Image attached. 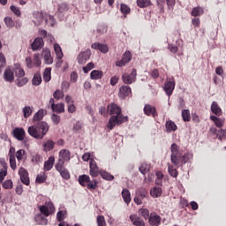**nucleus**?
I'll use <instances>...</instances> for the list:
<instances>
[{"mask_svg":"<svg viewBox=\"0 0 226 226\" xmlns=\"http://www.w3.org/2000/svg\"><path fill=\"white\" fill-rule=\"evenodd\" d=\"M45 114H47V111L44 109L37 111L33 117L34 125L28 127V135L34 137V139H36L37 140H41V139H43L49 132V124H47V122H41Z\"/></svg>","mask_w":226,"mask_h":226,"instance_id":"f257e3e1","label":"nucleus"},{"mask_svg":"<svg viewBox=\"0 0 226 226\" xmlns=\"http://www.w3.org/2000/svg\"><path fill=\"white\" fill-rule=\"evenodd\" d=\"M107 112L110 116L107 124L109 130H114L116 126H119L123 124V123H127L128 121V116L123 115L121 106L117 105V103H109L107 107Z\"/></svg>","mask_w":226,"mask_h":226,"instance_id":"f03ea898","label":"nucleus"},{"mask_svg":"<svg viewBox=\"0 0 226 226\" xmlns=\"http://www.w3.org/2000/svg\"><path fill=\"white\" fill-rule=\"evenodd\" d=\"M171 155H170V160L172 165L174 167H177V169H179V165H185V163H188L190 161V158H192V155L190 154H185L183 155V153L179 151V147L177 144L173 143L171 145Z\"/></svg>","mask_w":226,"mask_h":226,"instance_id":"7ed1b4c3","label":"nucleus"},{"mask_svg":"<svg viewBox=\"0 0 226 226\" xmlns=\"http://www.w3.org/2000/svg\"><path fill=\"white\" fill-rule=\"evenodd\" d=\"M78 181L81 186H87V190L91 192L98 188V182L96 180L91 181L89 175H80Z\"/></svg>","mask_w":226,"mask_h":226,"instance_id":"20e7f679","label":"nucleus"},{"mask_svg":"<svg viewBox=\"0 0 226 226\" xmlns=\"http://www.w3.org/2000/svg\"><path fill=\"white\" fill-rule=\"evenodd\" d=\"M39 211L42 216L49 217L50 215L55 213L56 207H54V203L52 201L46 202L45 205L39 207Z\"/></svg>","mask_w":226,"mask_h":226,"instance_id":"39448f33","label":"nucleus"},{"mask_svg":"<svg viewBox=\"0 0 226 226\" xmlns=\"http://www.w3.org/2000/svg\"><path fill=\"white\" fill-rule=\"evenodd\" d=\"M122 80L124 84L129 86L130 84H133L135 80H137V69H132L131 73H124L122 75Z\"/></svg>","mask_w":226,"mask_h":226,"instance_id":"423d86ee","label":"nucleus"},{"mask_svg":"<svg viewBox=\"0 0 226 226\" xmlns=\"http://www.w3.org/2000/svg\"><path fill=\"white\" fill-rule=\"evenodd\" d=\"M130 61H132V52L126 50L123 54L121 60L116 62V66L118 68H123V66H126Z\"/></svg>","mask_w":226,"mask_h":226,"instance_id":"0eeeda50","label":"nucleus"},{"mask_svg":"<svg viewBox=\"0 0 226 226\" xmlns=\"http://www.w3.org/2000/svg\"><path fill=\"white\" fill-rule=\"evenodd\" d=\"M91 49H87L85 51H81L78 56L77 61L79 64H86V62L91 59Z\"/></svg>","mask_w":226,"mask_h":226,"instance_id":"6e6552de","label":"nucleus"},{"mask_svg":"<svg viewBox=\"0 0 226 226\" xmlns=\"http://www.w3.org/2000/svg\"><path fill=\"white\" fill-rule=\"evenodd\" d=\"M174 89H176V79H174V78H171L165 82L164 91L168 96H172Z\"/></svg>","mask_w":226,"mask_h":226,"instance_id":"1a4fd4ad","label":"nucleus"},{"mask_svg":"<svg viewBox=\"0 0 226 226\" xmlns=\"http://www.w3.org/2000/svg\"><path fill=\"white\" fill-rule=\"evenodd\" d=\"M12 137L19 140V142H24L26 139V130L22 127H16L12 131Z\"/></svg>","mask_w":226,"mask_h":226,"instance_id":"9d476101","label":"nucleus"},{"mask_svg":"<svg viewBox=\"0 0 226 226\" xmlns=\"http://www.w3.org/2000/svg\"><path fill=\"white\" fill-rule=\"evenodd\" d=\"M128 96H132V87L126 85H123L119 88L118 98H120V100H126Z\"/></svg>","mask_w":226,"mask_h":226,"instance_id":"9b49d317","label":"nucleus"},{"mask_svg":"<svg viewBox=\"0 0 226 226\" xmlns=\"http://www.w3.org/2000/svg\"><path fill=\"white\" fill-rule=\"evenodd\" d=\"M143 112L145 116L158 117V111H156V107L151 104H145Z\"/></svg>","mask_w":226,"mask_h":226,"instance_id":"f8f14e48","label":"nucleus"},{"mask_svg":"<svg viewBox=\"0 0 226 226\" xmlns=\"http://www.w3.org/2000/svg\"><path fill=\"white\" fill-rule=\"evenodd\" d=\"M19 174L21 183H23V185H26V186H29L31 180L29 179V173L27 172V170H26V169L24 168H19Z\"/></svg>","mask_w":226,"mask_h":226,"instance_id":"ddd939ff","label":"nucleus"},{"mask_svg":"<svg viewBox=\"0 0 226 226\" xmlns=\"http://www.w3.org/2000/svg\"><path fill=\"white\" fill-rule=\"evenodd\" d=\"M148 223L151 226H160L162 223V217L157 215L156 212L150 213V217H148Z\"/></svg>","mask_w":226,"mask_h":226,"instance_id":"4468645a","label":"nucleus"},{"mask_svg":"<svg viewBox=\"0 0 226 226\" xmlns=\"http://www.w3.org/2000/svg\"><path fill=\"white\" fill-rule=\"evenodd\" d=\"M0 183L4 181V178L8 176V163L4 160L0 161Z\"/></svg>","mask_w":226,"mask_h":226,"instance_id":"2eb2a0df","label":"nucleus"},{"mask_svg":"<svg viewBox=\"0 0 226 226\" xmlns=\"http://www.w3.org/2000/svg\"><path fill=\"white\" fill-rule=\"evenodd\" d=\"M89 165L90 176H92V177H98V176H100V170H98V164H96V161L92 159Z\"/></svg>","mask_w":226,"mask_h":226,"instance_id":"dca6fc26","label":"nucleus"},{"mask_svg":"<svg viewBox=\"0 0 226 226\" xmlns=\"http://www.w3.org/2000/svg\"><path fill=\"white\" fill-rule=\"evenodd\" d=\"M91 49H94V50H100L102 54H107V52H109V46L100 42L93 43Z\"/></svg>","mask_w":226,"mask_h":226,"instance_id":"f3484780","label":"nucleus"},{"mask_svg":"<svg viewBox=\"0 0 226 226\" xmlns=\"http://www.w3.org/2000/svg\"><path fill=\"white\" fill-rule=\"evenodd\" d=\"M130 220L132 222V225L135 226H146V222H144V219L139 217L137 215H130Z\"/></svg>","mask_w":226,"mask_h":226,"instance_id":"a211bd4d","label":"nucleus"},{"mask_svg":"<svg viewBox=\"0 0 226 226\" xmlns=\"http://www.w3.org/2000/svg\"><path fill=\"white\" fill-rule=\"evenodd\" d=\"M43 45H45V43L43 42V38L37 37L34 39V42L32 43L31 48L33 50H40L43 49Z\"/></svg>","mask_w":226,"mask_h":226,"instance_id":"6ab92c4d","label":"nucleus"},{"mask_svg":"<svg viewBox=\"0 0 226 226\" xmlns=\"http://www.w3.org/2000/svg\"><path fill=\"white\" fill-rule=\"evenodd\" d=\"M42 55L44 57V61L46 64H52L54 63V58L52 57V54L50 53V49H44L42 50Z\"/></svg>","mask_w":226,"mask_h":226,"instance_id":"aec40b11","label":"nucleus"},{"mask_svg":"<svg viewBox=\"0 0 226 226\" xmlns=\"http://www.w3.org/2000/svg\"><path fill=\"white\" fill-rule=\"evenodd\" d=\"M13 72H14L17 79H22V77H24L26 75V72L24 71V69L22 67H20L19 64H14Z\"/></svg>","mask_w":226,"mask_h":226,"instance_id":"412c9836","label":"nucleus"},{"mask_svg":"<svg viewBox=\"0 0 226 226\" xmlns=\"http://www.w3.org/2000/svg\"><path fill=\"white\" fill-rule=\"evenodd\" d=\"M72 156V153L68 149H62L59 152V160H63L64 162H70Z\"/></svg>","mask_w":226,"mask_h":226,"instance_id":"4be33fe9","label":"nucleus"},{"mask_svg":"<svg viewBox=\"0 0 226 226\" xmlns=\"http://www.w3.org/2000/svg\"><path fill=\"white\" fill-rule=\"evenodd\" d=\"M56 162V158L54 156L49 157L48 161L44 162L43 169L46 172H49V170H52V168L54 167V163Z\"/></svg>","mask_w":226,"mask_h":226,"instance_id":"5701e85b","label":"nucleus"},{"mask_svg":"<svg viewBox=\"0 0 226 226\" xmlns=\"http://www.w3.org/2000/svg\"><path fill=\"white\" fill-rule=\"evenodd\" d=\"M211 112L215 114V116L220 117L222 114H223V111L222 110V108H220V105H218V102H213L211 104Z\"/></svg>","mask_w":226,"mask_h":226,"instance_id":"b1692460","label":"nucleus"},{"mask_svg":"<svg viewBox=\"0 0 226 226\" xmlns=\"http://www.w3.org/2000/svg\"><path fill=\"white\" fill-rule=\"evenodd\" d=\"M4 79L6 82H13V80L15 79V76L13 74V71L10 68H7L4 71Z\"/></svg>","mask_w":226,"mask_h":226,"instance_id":"393cba45","label":"nucleus"},{"mask_svg":"<svg viewBox=\"0 0 226 226\" xmlns=\"http://www.w3.org/2000/svg\"><path fill=\"white\" fill-rule=\"evenodd\" d=\"M70 10V7L67 5L66 3H62L58 4V9H57V15L58 17H64V13Z\"/></svg>","mask_w":226,"mask_h":226,"instance_id":"a878e982","label":"nucleus"},{"mask_svg":"<svg viewBox=\"0 0 226 226\" xmlns=\"http://www.w3.org/2000/svg\"><path fill=\"white\" fill-rule=\"evenodd\" d=\"M165 128H166L167 132L170 133V132H176L177 130V125L176 124V123H174V121L168 120V121H166Z\"/></svg>","mask_w":226,"mask_h":226,"instance_id":"bb28decb","label":"nucleus"},{"mask_svg":"<svg viewBox=\"0 0 226 226\" xmlns=\"http://www.w3.org/2000/svg\"><path fill=\"white\" fill-rule=\"evenodd\" d=\"M211 121H213L217 128H222L225 124V119L220 118L215 115L210 116Z\"/></svg>","mask_w":226,"mask_h":226,"instance_id":"cd10ccee","label":"nucleus"},{"mask_svg":"<svg viewBox=\"0 0 226 226\" xmlns=\"http://www.w3.org/2000/svg\"><path fill=\"white\" fill-rule=\"evenodd\" d=\"M52 68L48 67L44 70L43 74H42V78L44 82H50V80L52 79Z\"/></svg>","mask_w":226,"mask_h":226,"instance_id":"c85d7f7f","label":"nucleus"},{"mask_svg":"<svg viewBox=\"0 0 226 226\" xmlns=\"http://www.w3.org/2000/svg\"><path fill=\"white\" fill-rule=\"evenodd\" d=\"M54 146H56V142L52 141L51 139H49L42 145L43 151L49 153V151H52V149H54Z\"/></svg>","mask_w":226,"mask_h":226,"instance_id":"c756f323","label":"nucleus"},{"mask_svg":"<svg viewBox=\"0 0 226 226\" xmlns=\"http://www.w3.org/2000/svg\"><path fill=\"white\" fill-rule=\"evenodd\" d=\"M103 77V72L102 71H98V70H94L90 73V79L92 80H100Z\"/></svg>","mask_w":226,"mask_h":226,"instance_id":"7c9ffc66","label":"nucleus"},{"mask_svg":"<svg viewBox=\"0 0 226 226\" xmlns=\"http://www.w3.org/2000/svg\"><path fill=\"white\" fill-rule=\"evenodd\" d=\"M122 197L125 204H130V202H132V193L128 189H123Z\"/></svg>","mask_w":226,"mask_h":226,"instance_id":"2f4dec72","label":"nucleus"},{"mask_svg":"<svg viewBox=\"0 0 226 226\" xmlns=\"http://www.w3.org/2000/svg\"><path fill=\"white\" fill-rule=\"evenodd\" d=\"M162 193H163V190L162 187H154L150 191L151 197H154L155 199H158V197H162Z\"/></svg>","mask_w":226,"mask_h":226,"instance_id":"473e14b6","label":"nucleus"},{"mask_svg":"<svg viewBox=\"0 0 226 226\" xmlns=\"http://www.w3.org/2000/svg\"><path fill=\"white\" fill-rule=\"evenodd\" d=\"M192 17H200V15H204V9L200 6H197L192 8L191 12Z\"/></svg>","mask_w":226,"mask_h":226,"instance_id":"72a5a7b5","label":"nucleus"},{"mask_svg":"<svg viewBox=\"0 0 226 226\" xmlns=\"http://www.w3.org/2000/svg\"><path fill=\"white\" fill-rule=\"evenodd\" d=\"M168 172L171 177H177V176H179L177 170L170 163H168Z\"/></svg>","mask_w":226,"mask_h":226,"instance_id":"f704fd0d","label":"nucleus"},{"mask_svg":"<svg viewBox=\"0 0 226 226\" xmlns=\"http://www.w3.org/2000/svg\"><path fill=\"white\" fill-rule=\"evenodd\" d=\"M16 86H18V87H23V86H26V84H27V82H29V78L27 77H21V78H17L16 79Z\"/></svg>","mask_w":226,"mask_h":226,"instance_id":"c9c22d12","label":"nucleus"},{"mask_svg":"<svg viewBox=\"0 0 226 226\" xmlns=\"http://www.w3.org/2000/svg\"><path fill=\"white\" fill-rule=\"evenodd\" d=\"M54 50L56 55V59H63V49H61V46L57 43L54 44Z\"/></svg>","mask_w":226,"mask_h":226,"instance_id":"e433bc0d","label":"nucleus"},{"mask_svg":"<svg viewBox=\"0 0 226 226\" xmlns=\"http://www.w3.org/2000/svg\"><path fill=\"white\" fill-rule=\"evenodd\" d=\"M41 80H42L41 74L37 72L34 75V78L32 79V84L33 86H40V84H41Z\"/></svg>","mask_w":226,"mask_h":226,"instance_id":"4c0bfd02","label":"nucleus"},{"mask_svg":"<svg viewBox=\"0 0 226 226\" xmlns=\"http://www.w3.org/2000/svg\"><path fill=\"white\" fill-rule=\"evenodd\" d=\"M139 215H140V216L144 217L145 220H149L151 214L149 213V209L147 208H140L139 210Z\"/></svg>","mask_w":226,"mask_h":226,"instance_id":"58836bf2","label":"nucleus"},{"mask_svg":"<svg viewBox=\"0 0 226 226\" xmlns=\"http://www.w3.org/2000/svg\"><path fill=\"white\" fill-rule=\"evenodd\" d=\"M22 112H23V116H24L25 119H27V117H31V116L33 114V109L29 106H25L22 109Z\"/></svg>","mask_w":226,"mask_h":226,"instance_id":"ea45409f","label":"nucleus"},{"mask_svg":"<svg viewBox=\"0 0 226 226\" xmlns=\"http://www.w3.org/2000/svg\"><path fill=\"white\" fill-rule=\"evenodd\" d=\"M99 174L102 177V179H105L106 181H114V176L107 171H100Z\"/></svg>","mask_w":226,"mask_h":226,"instance_id":"a19ab883","label":"nucleus"},{"mask_svg":"<svg viewBox=\"0 0 226 226\" xmlns=\"http://www.w3.org/2000/svg\"><path fill=\"white\" fill-rule=\"evenodd\" d=\"M53 112H57V114H61V112H64V103H57L52 108Z\"/></svg>","mask_w":226,"mask_h":226,"instance_id":"79ce46f5","label":"nucleus"},{"mask_svg":"<svg viewBox=\"0 0 226 226\" xmlns=\"http://www.w3.org/2000/svg\"><path fill=\"white\" fill-rule=\"evenodd\" d=\"M45 181H47V174H45V172L37 175L35 183L41 185V183H45Z\"/></svg>","mask_w":226,"mask_h":226,"instance_id":"37998d69","label":"nucleus"},{"mask_svg":"<svg viewBox=\"0 0 226 226\" xmlns=\"http://www.w3.org/2000/svg\"><path fill=\"white\" fill-rule=\"evenodd\" d=\"M182 119L185 123L190 122V119H192V117L190 116V109L182 110Z\"/></svg>","mask_w":226,"mask_h":226,"instance_id":"c03bdc74","label":"nucleus"},{"mask_svg":"<svg viewBox=\"0 0 226 226\" xmlns=\"http://www.w3.org/2000/svg\"><path fill=\"white\" fill-rule=\"evenodd\" d=\"M139 8H147L151 4V0H137Z\"/></svg>","mask_w":226,"mask_h":226,"instance_id":"a18cd8bd","label":"nucleus"},{"mask_svg":"<svg viewBox=\"0 0 226 226\" xmlns=\"http://www.w3.org/2000/svg\"><path fill=\"white\" fill-rule=\"evenodd\" d=\"M33 63H34V67L38 68L41 66V59H40L39 54L34 55Z\"/></svg>","mask_w":226,"mask_h":226,"instance_id":"49530a36","label":"nucleus"},{"mask_svg":"<svg viewBox=\"0 0 226 226\" xmlns=\"http://www.w3.org/2000/svg\"><path fill=\"white\" fill-rule=\"evenodd\" d=\"M2 186L4 190H11L13 188V181L11 179L5 180Z\"/></svg>","mask_w":226,"mask_h":226,"instance_id":"de8ad7c7","label":"nucleus"},{"mask_svg":"<svg viewBox=\"0 0 226 226\" xmlns=\"http://www.w3.org/2000/svg\"><path fill=\"white\" fill-rule=\"evenodd\" d=\"M64 162L63 159H58V162L56 163L55 168L57 172L64 170Z\"/></svg>","mask_w":226,"mask_h":226,"instance_id":"09e8293b","label":"nucleus"},{"mask_svg":"<svg viewBox=\"0 0 226 226\" xmlns=\"http://www.w3.org/2000/svg\"><path fill=\"white\" fill-rule=\"evenodd\" d=\"M61 177H63V179L68 180L70 179V171H68V170H66V168H64V170L58 171Z\"/></svg>","mask_w":226,"mask_h":226,"instance_id":"8fccbe9b","label":"nucleus"},{"mask_svg":"<svg viewBox=\"0 0 226 226\" xmlns=\"http://www.w3.org/2000/svg\"><path fill=\"white\" fill-rule=\"evenodd\" d=\"M96 222L97 226H107V222L105 221V216L103 215H98Z\"/></svg>","mask_w":226,"mask_h":226,"instance_id":"3c124183","label":"nucleus"},{"mask_svg":"<svg viewBox=\"0 0 226 226\" xmlns=\"http://www.w3.org/2000/svg\"><path fill=\"white\" fill-rule=\"evenodd\" d=\"M139 172H141V174H143L144 176H146V174L149 172V166L147 165V163H142L140 165Z\"/></svg>","mask_w":226,"mask_h":226,"instance_id":"603ef678","label":"nucleus"},{"mask_svg":"<svg viewBox=\"0 0 226 226\" xmlns=\"http://www.w3.org/2000/svg\"><path fill=\"white\" fill-rule=\"evenodd\" d=\"M94 68V63L90 62L87 64V66L83 67V72L84 73H89V72H91V70H93Z\"/></svg>","mask_w":226,"mask_h":226,"instance_id":"864d4df0","label":"nucleus"},{"mask_svg":"<svg viewBox=\"0 0 226 226\" xmlns=\"http://www.w3.org/2000/svg\"><path fill=\"white\" fill-rule=\"evenodd\" d=\"M158 3H166L167 6L170 8H174L176 4V0H158Z\"/></svg>","mask_w":226,"mask_h":226,"instance_id":"5fc2aeb1","label":"nucleus"},{"mask_svg":"<svg viewBox=\"0 0 226 226\" xmlns=\"http://www.w3.org/2000/svg\"><path fill=\"white\" fill-rule=\"evenodd\" d=\"M10 165L12 170H15L17 169V161L15 160L14 155H10Z\"/></svg>","mask_w":226,"mask_h":226,"instance_id":"6e6d98bb","label":"nucleus"},{"mask_svg":"<svg viewBox=\"0 0 226 226\" xmlns=\"http://www.w3.org/2000/svg\"><path fill=\"white\" fill-rule=\"evenodd\" d=\"M144 198H146V194H139V195L136 196L134 198L135 204H137L138 206H140V204H142V200Z\"/></svg>","mask_w":226,"mask_h":226,"instance_id":"4d7b16f0","label":"nucleus"},{"mask_svg":"<svg viewBox=\"0 0 226 226\" xmlns=\"http://www.w3.org/2000/svg\"><path fill=\"white\" fill-rule=\"evenodd\" d=\"M24 154H26V150L19 149L16 153V157L19 162H20L24 158Z\"/></svg>","mask_w":226,"mask_h":226,"instance_id":"13d9d810","label":"nucleus"},{"mask_svg":"<svg viewBox=\"0 0 226 226\" xmlns=\"http://www.w3.org/2000/svg\"><path fill=\"white\" fill-rule=\"evenodd\" d=\"M120 10H121V12L124 13V15H128V13H130V11H131L130 7H128V5H126L124 4H121Z\"/></svg>","mask_w":226,"mask_h":226,"instance_id":"bf43d9fd","label":"nucleus"},{"mask_svg":"<svg viewBox=\"0 0 226 226\" xmlns=\"http://www.w3.org/2000/svg\"><path fill=\"white\" fill-rule=\"evenodd\" d=\"M5 26L8 27H13L15 26V22H13V19L10 17L4 18Z\"/></svg>","mask_w":226,"mask_h":226,"instance_id":"052dcab7","label":"nucleus"},{"mask_svg":"<svg viewBox=\"0 0 226 226\" xmlns=\"http://www.w3.org/2000/svg\"><path fill=\"white\" fill-rule=\"evenodd\" d=\"M226 137V130L225 129H220L217 132V138L219 140H222V139H225Z\"/></svg>","mask_w":226,"mask_h":226,"instance_id":"680f3d73","label":"nucleus"},{"mask_svg":"<svg viewBox=\"0 0 226 226\" xmlns=\"http://www.w3.org/2000/svg\"><path fill=\"white\" fill-rule=\"evenodd\" d=\"M168 50H170L172 54H177V50H179V49L174 44H168Z\"/></svg>","mask_w":226,"mask_h":226,"instance_id":"e2e57ef3","label":"nucleus"},{"mask_svg":"<svg viewBox=\"0 0 226 226\" xmlns=\"http://www.w3.org/2000/svg\"><path fill=\"white\" fill-rule=\"evenodd\" d=\"M43 160V158H41V155H40L39 154H34L32 156V162H34V163H38L40 162H41Z\"/></svg>","mask_w":226,"mask_h":226,"instance_id":"0e129e2a","label":"nucleus"},{"mask_svg":"<svg viewBox=\"0 0 226 226\" xmlns=\"http://www.w3.org/2000/svg\"><path fill=\"white\" fill-rule=\"evenodd\" d=\"M51 119L54 124H58L59 123H61V117L59 115L53 114Z\"/></svg>","mask_w":226,"mask_h":226,"instance_id":"69168bd1","label":"nucleus"},{"mask_svg":"<svg viewBox=\"0 0 226 226\" xmlns=\"http://www.w3.org/2000/svg\"><path fill=\"white\" fill-rule=\"evenodd\" d=\"M26 64L27 68H34V64L33 62V58L31 56H28L26 58Z\"/></svg>","mask_w":226,"mask_h":226,"instance_id":"338daca9","label":"nucleus"},{"mask_svg":"<svg viewBox=\"0 0 226 226\" xmlns=\"http://www.w3.org/2000/svg\"><path fill=\"white\" fill-rule=\"evenodd\" d=\"M11 10L16 14L17 17H20L22 15V12H20V9H19L17 6L11 5Z\"/></svg>","mask_w":226,"mask_h":226,"instance_id":"774afa93","label":"nucleus"}]
</instances>
